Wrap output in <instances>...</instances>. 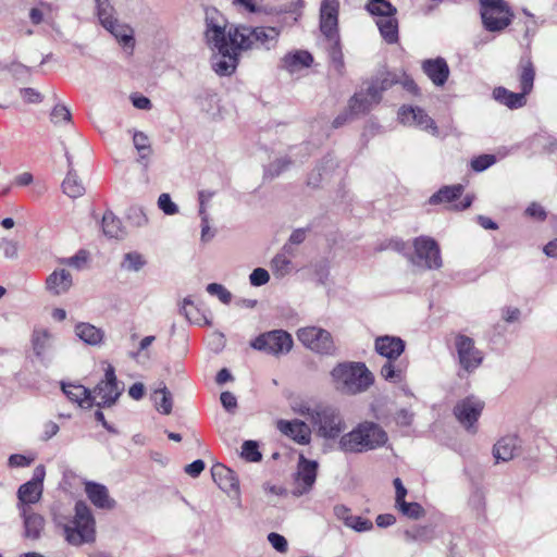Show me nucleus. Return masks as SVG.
I'll return each instance as SVG.
<instances>
[{
    "label": "nucleus",
    "mask_w": 557,
    "mask_h": 557,
    "mask_svg": "<svg viewBox=\"0 0 557 557\" xmlns=\"http://www.w3.org/2000/svg\"><path fill=\"white\" fill-rule=\"evenodd\" d=\"M50 516L54 527L62 531L63 539L70 546L81 547L96 541V520L84 502H76L73 513L64 503L54 502L50 508Z\"/></svg>",
    "instance_id": "1"
},
{
    "label": "nucleus",
    "mask_w": 557,
    "mask_h": 557,
    "mask_svg": "<svg viewBox=\"0 0 557 557\" xmlns=\"http://www.w3.org/2000/svg\"><path fill=\"white\" fill-rule=\"evenodd\" d=\"M206 42L215 54L212 58V69L220 76L232 75L238 65L242 48L235 47L227 21L219 11L212 9L206 13Z\"/></svg>",
    "instance_id": "2"
},
{
    "label": "nucleus",
    "mask_w": 557,
    "mask_h": 557,
    "mask_svg": "<svg viewBox=\"0 0 557 557\" xmlns=\"http://www.w3.org/2000/svg\"><path fill=\"white\" fill-rule=\"evenodd\" d=\"M388 434L374 421H359L352 429L339 437L338 449L345 454H362L384 447Z\"/></svg>",
    "instance_id": "3"
},
{
    "label": "nucleus",
    "mask_w": 557,
    "mask_h": 557,
    "mask_svg": "<svg viewBox=\"0 0 557 557\" xmlns=\"http://www.w3.org/2000/svg\"><path fill=\"white\" fill-rule=\"evenodd\" d=\"M333 387L344 395L361 394L374 383V375L362 362H343L336 364L331 373Z\"/></svg>",
    "instance_id": "4"
},
{
    "label": "nucleus",
    "mask_w": 557,
    "mask_h": 557,
    "mask_svg": "<svg viewBox=\"0 0 557 557\" xmlns=\"http://www.w3.org/2000/svg\"><path fill=\"white\" fill-rule=\"evenodd\" d=\"M232 33V41L242 50H272L276 47L281 35V28L272 26L250 27L246 25L228 24Z\"/></svg>",
    "instance_id": "5"
},
{
    "label": "nucleus",
    "mask_w": 557,
    "mask_h": 557,
    "mask_svg": "<svg viewBox=\"0 0 557 557\" xmlns=\"http://www.w3.org/2000/svg\"><path fill=\"white\" fill-rule=\"evenodd\" d=\"M479 13L483 27L490 33H503L515 17L506 0H479Z\"/></svg>",
    "instance_id": "6"
},
{
    "label": "nucleus",
    "mask_w": 557,
    "mask_h": 557,
    "mask_svg": "<svg viewBox=\"0 0 557 557\" xmlns=\"http://www.w3.org/2000/svg\"><path fill=\"white\" fill-rule=\"evenodd\" d=\"M310 421L319 426L320 436L325 440H337L345 434L346 422L334 409L317 405L315 408H307Z\"/></svg>",
    "instance_id": "7"
},
{
    "label": "nucleus",
    "mask_w": 557,
    "mask_h": 557,
    "mask_svg": "<svg viewBox=\"0 0 557 557\" xmlns=\"http://www.w3.org/2000/svg\"><path fill=\"white\" fill-rule=\"evenodd\" d=\"M411 263L424 270H440L443 259L438 243L431 236L421 235L412 240Z\"/></svg>",
    "instance_id": "8"
},
{
    "label": "nucleus",
    "mask_w": 557,
    "mask_h": 557,
    "mask_svg": "<svg viewBox=\"0 0 557 557\" xmlns=\"http://www.w3.org/2000/svg\"><path fill=\"white\" fill-rule=\"evenodd\" d=\"M102 370L104 372L103 379L91 391L92 407H111L122 393L117 385L113 366L103 361Z\"/></svg>",
    "instance_id": "9"
},
{
    "label": "nucleus",
    "mask_w": 557,
    "mask_h": 557,
    "mask_svg": "<svg viewBox=\"0 0 557 557\" xmlns=\"http://www.w3.org/2000/svg\"><path fill=\"white\" fill-rule=\"evenodd\" d=\"M250 345L257 350L273 356H280L290 351L293 348V338L287 332L275 330L259 335Z\"/></svg>",
    "instance_id": "10"
},
{
    "label": "nucleus",
    "mask_w": 557,
    "mask_h": 557,
    "mask_svg": "<svg viewBox=\"0 0 557 557\" xmlns=\"http://www.w3.org/2000/svg\"><path fill=\"white\" fill-rule=\"evenodd\" d=\"M484 409V401L475 396L459 400L454 407L457 421L471 434L476 433V422Z\"/></svg>",
    "instance_id": "11"
},
{
    "label": "nucleus",
    "mask_w": 557,
    "mask_h": 557,
    "mask_svg": "<svg viewBox=\"0 0 557 557\" xmlns=\"http://www.w3.org/2000/svg\"><path fill=\"white\" fill-rule=\"evenodd\" d=\"M298 339L309 349L322 355L334 351V343L331 334L317 326L301 327L297 332Z\"/></svg>",
    "instance_id": "12"
},
{
    "label": "nucleus",
    "mask_w": 557,
    "mask_h": 557,
    "mask_svg": "<svg viewBox=\"0 0 557 557\" xmlns=\"http://www.w3.org/2000/svg\"><path fill=\"white\" fill-rule=\"evenodd\" d=\"M46 476V469L42 465L35 468L33 478L26 483L22 484L17 490L18 508L37 504L44 492V480Z\"/></svg>",
    "instance_id": "13"
},
{
    "label": "nucleus",
    "mask_w": 557,
    "mask_h": 557,
    "mask_svg": "<svg viewBox=\"0 0 557 557\" xmlns=\"http://www.w3.org/2000/svg\"><path fill=\"white\" fill-rule=\"evenodd\" d=\"M339 0H322L319 11L321 33L330 40L336 41L338 35Z\"/></svg>",
    "instance_id": "14"
},
{
    "label": "nucleus",
    "mask_w": 557,
    "mask_h": 557,
    "mask_svg": "<svg viewBox=\"0 0 557 557\" xmlns=\"http://www.w3.org/2000/svg\"><path fill=\"white\" fill-rule=\"evenodd\" d=\"M398 120L407 126H416L433 136H438V127L435 121L421 108L403 106L398 111Z\"/></svg>",
    "instance_id": "15"
},
{
    "label": "nucleus",
    "mask_w": 557,
    "mask_h": 557,
    "mask_svg": "<svg viewBox=\"0 0 557 557\" xmlns=\"http://www.w3.org/2000/svg\"><path fill=\"white\" fill-rule=\"evenodd\" d=\"M317 473L318 461L308 459L300 453L295 472L294 494L300 496L308 493L315 483Z\"/></svg>",
    "instance_id": "16"
},
{
    "label": "nucleus",
    "mask_w": 557,
    "mask_h": 557,
    "mask_svg": "<svg viewBox=\"0 0 557 557\" xmlns=\"http://www.w3.org/2000/svg\"><path fill=\"white\" fill-rule=\"evenodd\" d=\"M455 347L459 364L463 370L471 372L482 363L483 354L475 347L472 338L459 334L455 338Z\"/></svg>",
    "instance_id": "17"
},
{
    "label": "nucleus",
    "mask_w": 557,
    "mask_h": 557,
    "mask_svg": "<svg viewBox=\"0 0 557 557\" xmlns=\"http://www.w3.org/2000/svg\"><path fill=\"white\" fill-rule=\"evenodd\" d=\"M384 89L385 86L383 85L372 84L367 88L366 92L356 94L349 101V113L359 114L369 111L373 104L381 100Z\"/></svg>",
    "instance_id": "18"
},
{
    "label": "nucleus",
    "mask_w": 557,
    "mask_h": 557,
    "mask_svg": "<svg viewBox=\"0 0 557 557\" xmlns=\"http://www.w3.org/2000/svg\"><path fill=\"white\" fill-rule=\"evenodd\" d=\"M74 285L72 273L66 268L54 269L46 278L45 288L52 296L67 294Z\"/></svg>",
    "instance_id": "19"
},
{
    "label": "nucleus",
    "mask_w": 557,
    "mask_h": 557,
    "mask_svg": "<svg viewBox=\"0 0 557 557\" xmlns=\"http://www.w3.org/2000/svg\"><path fill=\"white\" fill-rule=\"evenodd\" d=\"M213 481L230 497L239 496V482L235 473L223 465H214L211 469Z\"/></svg>",
    "instance_id": "20"
},
{
    "label": "nucleus",
    "mask_w": 557,
    "mask_h": 557,
    "mask_svg": "<svg viewBox=\"0 0 557 557\" xmlns=\"http://www.w3.org/2000/svg\"><path fill=\"white\" fill-rule=\"evenodd\" d=\"M422 70L436 87H443L449 78L450 70L444 58L428 59L422 62Z\"/></svg>",
    "instance_id": "21"
},
{
    "label": "nucleus",
    "mask_w": 557,
    "mask_h": 557,
    "mask_svg": "<svg viewBox=\"0 0 557 557\" xmlns=\"http://www.w3.org/2000/svg\"><path fill=\"white\" fill-rule=\"evenodd\" d=\"M278 431L300 445H308L311 441L309 425L299 420H280L276 423Z\"/></svg>",
    "instance_id": "22"
},
{
    "label": "nucleus",
    "mask_w": 557,
    "mask_h": 557,
    "mask_svg": "<svg viewBox=\"0 0 557 557\" xmlns=\"http://www.w3.org/2000/svg\"><path fill=\"white\" fill-rule=\"evenodd\" d=\"M521 449L518 436L509 434L500 437L493 447V456L497 462H507L517 457Z\"/></svg>",
    "instance_id": "23"
},
{
    "label": "nucleus",
    "mask_w": 557,
    "mask_h": 557,
    "mask_svg": "<svg viewBox=\"0 0 557 557\" xmlns=\"http://www.w3.org/2000/svg\"><path fill=\"white\" fill-rule=\"evenodd\" d=\"M20 511L23 518L24 536L28 540L40 539L46 527L45 517L33 511L29 507H23Z\"/></svg>",
    "instance_id": "24"
},
{
    "label": "nucleus",
    "mask_w": 557,
    "mask_h": 557,
    "mask_svg": "<svg viewBox=\"0 0 557 557\" xmlns=\"http://www.w3.org/2000/svg\"><path fill=\"white\" fill-rule=\"evenodd\" d=\"M334 513L347 528L356 532H368L373 529V523L369 519L351 513L350 509L343 505L336 506Z\"/></svg>",
    "instance_id": "25"
},
{
    "label": "nucleus",
    "mask_w": 557,
    "mask_h": 557,
    "mask_svg": "<svg viewBox=\"0 0 557 557\" xmlns=\"http://www.w3.org/2000/svg\"><path fill=\"white\" fill-rule=\"evenodd\" d=\"M374 346L376 352L388 360H396L405 349L401 338L388 335L377 337Z\"/></svg>",
    "instance_id": "26"
},
{
    "label": "nucleus",
    "mask_w": 557,
    "mask_h": 557,
    "mask_svg": "<svg viewBox=\"0 0 557 557\" xmlns=\"http://www.w3.org/2000/svg\"><path fill=\"white\" fill-rule=\"evenodd\" d=\"M283 63L286 71L295 75L309 69L313 63V57L306 50H295L284 57Z\"/></svg>",
    "instance_id": "27"
},
{
    "label": "nucleus",
    "mask_w": 557,
    "mask_h": 557,
    "mask_svg": "<svg viewBox=\"0 0 557 557\" xmlns=\"http://www.w3.org/2000/svg\"><path fill=\"white\" fill-rule=\"evenodd\" d=\"M84 490L94 506L102 509H111L114 507L115 503L110 497L108 488L104 485L95 482H86Z\"/></svg>",
    "instance_id": "28"
},
{
    "label": "nucleus",
    "mask_w": 557,
    "mask_h": 557,
    "mask_svg": "<svg viewBox=\"0 0 557 557\" xmlns=\"http://www.w3.org/2000/svg\"><path fill=\"white\" fill-rule=\"evenodd\" d=\"M493 98L510 110L520 109L527 104V95L523 91L513 92L502 86L494 88Z\"/></svg>",
    "instance_id": "29"
},
{
    "label": "nucleus",
    "mask_w": 557,
    "mask_h": 557,
    "mask_svg": "<svg viewBox=\"0 0 557 557\" xmlns=\"http://www.w3.org/2000/svg\"><path fill=\"white\" fill-rule=\"evenodd\" d=\"M106 29L114 36L126 53H133L135 39L134 29L131 26L122 24L116 20L112 23V27H107Z\"/></svg>",
    "instance_id": "30"
},
{
    "label": "nucleus",
    "mask_w": 557,
    "mask_h": 557,
    "mask_svg": "<svg viewBox=\"0 0 557 557\" xmlns=\"http://www.w3.org/2000/svg\"><path fill=\"white\" fill-rule=\"evenodd\" d=\"M62 389L67 398L76 403L81 408H92L91 391L81 384H63Z\"/></svg>",
    "instance_id": "31"
},
{
    "label": "nucleus",
    "mask_w": 557,
    "mask_h": 557,
    "mask_svg": "<svg viewBox=\"0 0 557 557\" xmlns=\"http://www.w3.org/2000/svg\"><path fill=\"white\" fill-rule=\"evenodd\" d=\"M66 160L69 163V173L62 183V189L65 195L71 198H77L85 194V187L82 181L76 176V174L72 170L73 158L66 152Z\"/></svg>",
    "instance_id": "32"
},
{
    "label": "nucleus",
    "mask_w": 557,
    "mask_h": 557,
    "mask_svg": "<svg viewBox=\"0 0 557 557\" xmlns=\"http://www.w3.org/2000/svg\"><path fill=\"white\" fill-rule=\"evenodd\" d=\"M375 24L379 28L381 37L385 42L392 45L398 41V21L396 15L376 18Z\"/></svg>",
    "instance_id": "33"
},
{
    "label": "nucleus",
    "mask_w": 557,
    "mask_h": 557,
    "mask_svg": "<svg viewBox=\"0 0 557 557\" xmlns=\"http://www.w3.org/2000/svg\"><path fill=\"white\" fill-rule=\"evenodd\" d=\"M75 334L84 343L91 346L99 345L103 339L102 330L89 323H78L75 326Z\"/></svg>",
    "instance_id": "34"
},
{
    "label": "nucleus",
    "mask_w": 557,
    "mask_h": 557,
    "mask_svg": "<svg viewBox=\"0 0 557 557\" xmlns=\"http://www.w3.org/2000/svg\"><path fill=\"white\" fill-rule=\"evenodd\" d=\"M154 408L162 414H170L173 408V400L171 393L163 383H160L151 394Z\"/></svg>",
    "instance_id": "35"
},
{
    "label": "nucleus",
    "mask_w": 557,
    "mask_h": 557,
    "mask_svg": "<svg viewBox=\"0 0 557 557\" xmlns=\"http://www.w3.org/2000/svg\"><path fill=\"white\" fill-rule=\"evenodd\" d=\"M519 72L520 90L528 96L533 89L535 77V70L530 59L521 60Z\"/></svg>",
    "instance_id": "36"
},
{
    "label": "nucleus",
    "mask_w": 557,
    "mask_h": 557,
    "mask_svg": "<svg viewBox=\"0 0 557 557\" xmlns=\"http://www.w3.org/2000/svg\"><path fill=\"white\" fill-rule=\"evenodd\" d=\"M366 10L376 18L396 15L397 9L388 0H369L366 4Z\"/></svg>",
    "instance_id": "37"
},
{
    "label": "nucleus",
    "mask_w": 557,
    "mask_h": 557,
    "mask_svg": "<svg viewBox=\"0 0 557 557\" xmlns=\"http://www.w3.org/2000/svg\"><path fill=\"white\" fill-rule=\"evenodd\" d=\"M463 191V186L460 184L453 186H445L441 188L437 193L431 196L430 203L438 205V203H449L453 200L457 199L461 196Z\"/></svg>",
    "instance_id": "38"
},
{
    "label": "nucleus",
    "mask_w": 557,
    "mask_h": 557,
    "mask_svg": "<svg viewBox=\"0 0 557 557\" xmlns=\"http://www.w3.org/2000/svg\"><path fill=\"white\" fill-rule=\"evenodd\" d=\"M206 293L223 306H230L235 300L233 293L221 283H209L206 286Z\"/></svg>",
    "instance_id": "39"
},
{
    "label": "nucleus",
    "mask_w": 557,
    "mask_h": 557,
    "mask_svg": "<svg viewBox=\"0 0 557 557\" xmlns=\"http://www.w3.org/2000/svg\"><path fill=\"white\" fill-rule=\"evenodd\" d=\"M52 338L46 330H36L33 335V349L37 357L44 358L51 348Z\"/></svg>",
    "instance_id": "40"
},
{
    "label": "nucleus",
    "mask_w": 557,
    "mask_h": 557,
    "mask_svg": "<svg viewBox=\"0 0 557 557\" xmlns=\"http://www.w3.org/2000/svg\"><path fill=\"white\" fill-rule=\"evenodd\" d=\"M102 231L104 235L110 238H119L123 236L121 222L112 212H107L103 214Z\"/></svg>",
    "instance_id": "41"
},
{
    "label": "nucleus",
    "mask_w": 557,
    "mask_h": 557,
    "mask_svg": "<svg viewBox=\"0 0 557 557\" xmlns=\"http://www.w3.org/2000/svg\"><path fill=\"white\" fill-rule=\"evenodd\" d=\"M388 360L381 367L380 375L389 383L400 384L405 381L404 370Z\"/></svg>",
    "instance_id": "42"
},
{
    "label": "nucleus",
    "mask_w": 557,
    "mask_h": 557,
    "mask_svg": "<svg viewBox=\"0 0 557 557\" xmlns=\"http://www.w3.org/2000/svg\"><path fill=\"white\" fill-rule=\"evenodd\" d=\"M270 267L274 276L278 278L287 276L293 270L292 260L283 253L275 255Z\"/></svg>",
    "instance_id": "43"
},
{
    "label": "nucleus",
    "mask_w": 557,
    "mask_h": 557,
    "mask_svg": "<svg viewBox=\"0 0 557 557\" xmlns=\"http://www.w3.org/2000/svg\"><path fill=\"white\" fill-rule=\"evenodd\" d=\"M146 263L147 261L144 255L137 251H131L125 253L121 262V267L123 270L128 272H138L146 265Z\"/></svg>",
    "instance_id": "44"
},
{
    "label": "nucleus",
    "mask_w": 557,
    "mask_h": 557,
    "mask_svg": "<svg viewBox=\"0 0 557 557\" xmlns=\"http://www.w3.org/2000/svg\"><path fill=\"white\" fill-rule=\"evenodd\" d=\"M97 14L100 24L107 28L112 27V23L116 21L114 10L108 0H96Z\"/></svg>",
    "instance_id": "45"
},
{
    "label": "nucleus",
    "mask_w": 557,
    "mask_h": 557,
    "mask_svg": "<svg viewBox=\"0 0 557 557\" xmlns=\"http://www.w3.org/2000/svg\"><path fill=\"white\" fill-rule=\"evenodd\" d=\"M403 516L411 520H418L425 516L424 508L416 502H404L395 507Z\"/></svg>",
    "instance_id": "46"
},
{
    "label": "nucleus",
    "mask_w": 557,
    "mask_h": 557,
    "mask_svg": "<svg viewBox=\"0 0 557 557\" xmlns=\"http://www.w3.org/2000/svg\"><path fill=\"white\" fill-rule=\"evenodd\" d=\"M331 42H332V48L330 50L331 67L338 75H343L344 70H345V62H344L343 52L339 47V37L337 38L336 41H331Z\"/></svg>",
    "instance_id": "47"
},
{
    "label": "nucleus",
    "mask_w": 557,
    "mask_h": 557,
    "mask_svg": "<svg viewBox=\"0 0 557 557\" xmlns=\"http://www.w3.org/2000/svg\"><path fill=\"white\" fill-rule=\"evenodd\" d=\"M133 143L141 159L149 157L151 148L150 140L146 134L143 132H135L133 135Z\"/></svg>",
    "instance_id": "48"
},
{
    "label": "nucleus",
    "mask_w": 557,
    "mask_h": 557,
    "mask_svg": "<svg viewBox=\"0 0 557 557\" xmlns=\"http://www.w3.org/2000/svg\"><path fill=\"white\" fill-rule=\"evenodd\" d=\"M200 216H201V233H200V240L203 244H207L213 239L215 236L214 230L211 228L209 223V218L207 213L205 212L203 202H201L200 207Z\"/></svg>",
    "instance_id": "49"
},
{
    "label": "nucleus",
    "mask_w": 557,
    "mask_h": 557,
    "mask_svg": "<svg viewBox=\"0 0 557 557\" xmlns=\"http://www.w3.org/2000/svg\"><path fill=\"white\" fill-rule=\"evenodd\" d=\"M157 203L158 208L166 215H175L180 212L178 206L166 193H163L159 196Z\"/></svg>",
    "instance_id": "50"
},
{
    "label": "nucleus",
    "mask_w": 557,
    "mask_h": 557,
    "mask_svg": "<svg viewBox=\"0 0 557 557\" xmlns=\"http://www.w3.org/2000/svg\"><path fill=\"white\" fill-rule=\"evenodd\" d=\"M33 181H34V177H33L32 173H29V172L18 173L13 177V180L9 186L3 187V189L1 190V194L3 196H5L9 194L11 187H13V186L14 187H25V186L30 185L33 183Z\"/></svg>",
    "instance_id": "51"
},
{
    "label": "nucleus",
    "mask_w": 557,
    "mask_h": 557,
    "mask_svg": "<svg viewBox=\"0 0 557 557\" xmlns=\"http://www.w3.org/2000/svg\"><path fill=\"white\" fill-rule=\"evenodd\" d=\"M242 457L247 461L256 462L261 459V454L258 449V445L253 441H246L242 446Z\"/></svg>",
    "instance_id": "52"
},
{
    "label": "nucleus",
    "mask_w": 557,
    "mask_h": 557,
    "mask_svg": "<svg viewBox=\"0 0 557 557\" xmlns=\"http://www.w3.org/2000/svg\"><path fill=\"white\" fill-rule=\"evenodd\" d=\"M270 281V274L268 270L263 268H256L252 270V272L249 274V283L251 286L260 287L269 283Z\"/></svg>",
    "instance_id": "53"
},
{
    "label": "nucleus",
    "mask_w": 557,
    "mask_h": 557,
    "mask_svg": "<svg viewBox=\"0 0 557 557\" xmlns=\"http://www.w3.org/2000/svg\"><path fill=\"white\" fill-rule=\"evenodd\" d=\"M51 122L55 125L67 123L71 120V113L64 106H55L50 114Z\"/></svg>",
    "instance_id": "54"
},
{
    "label": "nucleus",
    "mask_w": 557,
    "mask_h": 557,
    "mask_svg": "<svg viewBox=\"0 0 557 557\" xmlns=\"http://www.w3.org/2000/svg\"><path fill=\"white\" fill-rule=\"evenodd\" d=\"M496 159L493 154H482L476 158H474L471 161V168L475 172H482L486 169H488L491 165L495 163Z\"/></svg>",
    "instance_id": "55"
},
{
    "label": "nucleus",
    "mask_w": 557,
    "mask_h": 557,
    "mask_svg": "<svg viewBox=\"0 0 557 557\" xmlns=\"http://www.w3.org/2000/svg\"><path fill=\"white\" fill-rule=\"evenodd\" d=\"M233 4L248 13H260L263 9L260 0H233Z\"/></svg>",
    "instance_id": "56"
},
{
    "label": "nucleus",
    "mask_w": 557,
    "mask_h": 557,
    "mask_svg": "<svg viewBox=\"0 0 557 557\" xmlns=\"http://www.w3.org/2000/svg\"><path fill=\"white\" fill-rule=\"evenodd\" d=\"M414 413L408 408H400L394 414V421L400 426H409L413 421Z\"/></svg>",
    "instance_id": "57"
},
{
    "label": "nucleus",
    "mask_w": 557,
    "mask_h": 557,
    "mask_svg": "<svg viewBox=\"0 0 557 557\" xmlns=\"http://www.w3.org/2000/svg\"><path fill=\"white\" fill-rule=\"evenodd\" d=\"M268 541L272 545V547L274 549H276L277 552H280V553L287 552L288 544H287L286 539L283 535L272 532L268 535Z\"/></svg>",
    "instance_id": "58"
},
{
    "label": "nucleus",
    "mask_w": 557,
    "mask_h": 557,
    "mask_svg": "<svg viewBox=\"0 0 557 557\" xmlns=\"http://www.w3.org/2000/svg\"><path fill=\"white\" fill-rule=\"evenodd\" d=\"M86 262V256L84 252H79L75 256L64 258L60 260L61 268L70 267L73 269H81L82 265Z\"/></svg>",
    "instance_id": "59"
},
{
    "label": "nucleus",
    "mask_w": 557,
    "mask_h": 557,
    "mask_svg": "<svg viewBox=\"0 0 557 557\" xmlns=\"http://www.w3.org/2000/svg\"><path fill=\"white\" fill-rule=\"evenodd\" d=\"M17 243L11 239L2 238L0 240V251L7 258H15L17 256Z\"/></svg>",
    "instance_id": "60"
},
{
    "label": "nucleus",
    "mask_w": 557,
    "mask_h": 557,
    "mask_svg": "<svg viewBox=\"0 0 557 557\" xmlns=\"http://www.w3.org/2000/svg\"><path fill=\"white\" fill-rule=\"evenodd\" d=\"M525 214L539 221H543L546 218L545 209L537 202L530 203L525 209Z\"/></svg>",
    "instance_id": "61"
},
{
    "label": "nucleus",
    "mask_w": 557,
    "mask_h": 557,
    "mask_svg": "<svg viewBox=\"0 0 557 557\" xmlns=\"http://www.w3.org/2000/svg\"><path fill=\"white\" fill-rule=\"evenodd\" d=\"M393 485L395 487V507L399 504L406 502L407 488L403 484V481L399 478L394 479Z\"/></svg>",
    "instance_id": "62"
},
{
    "label": "nucleus",
    "mask_w": 557,
    "mask_h": 557,
    "mask_svg": "<svg viewBox=\"0 0 557 557\" xmlns=\"http://www.w3.org/2000/svg\"><path fill=\"white\" fill-rule=\"evenodd\" d=\"M405 537L407 541H424L428 540V528L419 527L414 530H408L405 532Z\"/></svg>",
    "instance_id": "63"
},
{
    "label": "nucleus",
    "mask_w": 557,
    "mask_h": 557,
    "mask_svg": "<svg viewBox=\"0 0 557 557\" xmlns=\"http://www.w3.org/2000/svg\"><path fill=\"white\" fill-rule=\"evenodd\" d=\"M203 469H205V462L202 460L198 459V460H195L194 462L187 465L185 468V472L188 475L196 478L203 471Z\"/></svg>",
    "instance_id": "64"
}]
</instances>
